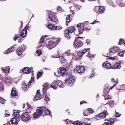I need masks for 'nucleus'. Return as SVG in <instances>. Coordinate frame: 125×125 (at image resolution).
I'll return each mask as SVG.
<instances>
[{
	"instance_id": "nucleus-52",
	"label": "nucleus",
	"mask_w": 125,
	"mask_h": 125,
	"mask_svg": "<svg viewBox=\"0 0 125 125\" xmlns=\"http://www.w3.org/2000/svg\"><path fill=\"white\" fill-rule=\"evenodd\" d=\"M5 100L2 98L0 97V103H1L2 104H4L5 102Z\"/></svg>"
},
{
	"instance_id": "nucleus-63",
	"label": "nucleus",
	"mask_w": 125,
	"mask_h": 125,
	"mask_svg": "<svg viewBox=\"0 0 125 125\" xmlns=\"http://www.w3.org/2000/svg\"><path fill=\"white\" fill-rule=\"evenodd\" d=\"M111 81L112 82H114L115 83H116V82H117L118 83L117 81H116L113 78H112L111 79Z\"/></svg>"
},
{
	"instance_id": "nucleus-38",
	"label": "nucleus",
	"mask_w": 125,
	"mask_h": 125,
	"mask_svg": "<svg viewBox=\"0 0 125 125\" xmlns=\"http://www.w3.org/2000/svg\"><path fill=\"white\" fill-rule=\"evenodd\" d=\"M45 112L46 115H50V111L47 109H45L44 110Z\"/></svg>"
},
{
	"instance_id": "nucleus-30",
	"label": "nucleus",
	"mask_w": 125,
	"mask_h": 125,
	"mask_svg": "<svg viewBox=\"0 0 125 125\" xmlns=\"http://www.w3.org/2000/svg\"><path fill=\"white\" fill-rule=\"evenodd\" d=\"M12 78L10 77H8L6 78L5 83L6 84H8L11 82Z\"/></svg>"
},
{
	"instance_id": "nucleus-4",
	"label": "nucleus",
	"mask_w": 125,
	"mask_h": 125,
	"mask_svg": "<svg viewBox=\"0 0 125 125\" xmlns=\"http://www.w3.org/2000/svg\"><path fill=\"white\" fill-rule=\"evenodd\" d=\"M67 81L68 82L69 81V83L68 84L70 86H72L73 84V83H74L75 81V76L72 75L68 76ZM66 81L67 80H66Z\"/></svg>"
},
{
	"instance_id": "nucleus-21",
	"label": "nucleus",
	"mask_w": 125,
	"mask_h": 125,
	"mask_svg": "<svg viewBox=\"0 0 125 125\" xmlns=\"http://www.w3.org/2000/svg\"><path fill=\"white\" fill-rule=\"evenodd\" d=\"M48 28L51 30H55L56 27L54 25L50 24L48 25L47 26Z\"/></svg>"
},
{
	"instance_id": "nucleus-56",
	"label": "nucleus",
	"mask_w": 125,
	"mask_h": 125,
	"mask_svg": "<svg viewBox=\"0 0 125 125\" xmlns=\"http://www.w3.org/2000/svg\"><path fill=\"white\" fill-rule=\"evenodd\" d=\"M50 86L52 88L54 89H56L57 88V87H56L54 85L52 84H51L50 85Z\"/></svg>"
},
{
	"instance_id": "nucleus-1",
	"label": "nucleus",
	"mask_w": 125,
	"mask_h": 125,
	"mask_svg": "<svg viewBox=\"0 0 125 125\" xmlns=\"http://www.w3.org/2000/svg\"><path fill=\"white\" fill-rule=\"evenodd\" d=\"M75 30L74 27L73 26H71L66 29L64 31L65 37H68V39L71 38V34Z\"/></svg>"
},
{
	"instance_id": "nucleus-18",
	"label": "nucleus",
	"mask_w": 125,
	"mask_h": 125,
	"mask_svg": "<svg viewBox=\"0 0 125 125\" xmlns=\"http://www.w3.org/2000/svg\"><path fill=\"white\" fill-rule=\"evenodd\" d=\"M103 67L105 68H110L111 67V65L109 63L107 62H104L102 64Z\"/></svg>"
},
{
	"instance_id": "nucleus-43",
	"label": "nucleus",
	"mask_w": 125,
	"mask_h": 125,
	"mask_svg": "<svg viewBox=\"0 0 125 125\" xmlns=\"http://www.w3.org/2000/svg\"><path fill=\"white\" fill-rule=\"evenodd\" d=\"M49 96H50L48 95H47L45 96V99L46 101H50V99L49 98Z\"/></svg>"
},
{
	"instance_id": "nucleus-34",
	"label": "nucleus",
	"mask_w": 125,
	"mask_h": 125,
	"mask_svg": "<svg viewBox=\"0 0 125 125\" xmlns=\"http://www.w3.org/2000/svg\"><path fill=\"white\" fill-rule=\"evenodd\" d=\"M22 88L23 90L25 91H27L28 89V88L27 87V86L26 84H23Z\"/></svg>"
},
{
	"instance_id": "nucleus-19",
	"label": "nucleus",
	"mask_w": 125,
	"mask_h": 125,
	"mask_svg": "<svg viewBox=\"0 0 125 125\" xmlns=\"http://www.w3.org/2000/svg\"><path fill=\"white\" fill-rule=\"evenodd\" d=\"M1 69L2 70V72L6 73H7L9 72V68L8 67H6L4 68L1 67Z\"/></svg>"
},
{
	"instance_id": "nucleus-23",
	"label": "nucleus",
	"mask_w": 125,
	"mask_h": 125,
	"mask_svg": "<svg viewBox=\"0 0 125 125\" xmlns=\"http://www.w3.org/2000/svg\"><path fill=\"white\" fill-rule=\"evenodd\" d=\"M15 111H16V112H13V116L15 118L19 119L21 117L19 113L16 110H15Z\"/></svg>"
},
{
	"instance_id": "nucleus-55",
	"label": "nucleus",
	"mask_w": 125,
	"mask_h": 125,
	"mask_svg": "<svg viewBox=\"0 0 125 125\" xmlns=\"http://www.w3.org/2000/svg\"><path fill=\"white\" fill-rule=\"evenodd\" d=\"M76 125H82L83 123L82 122L77 121L76 122Z\"/></svg>"
},
{
	"instance_id": "nucleus-53",
	"label": "nucleus",
	"mask_w": 125,
	"mask_h": 125,
	"mask_svg": "<svg viewBox=\"0 0 125 125\" xmlns=\"http://www.w3.org/2000/svg\"><path fill=\"white\" fill-rule=\"evenodd\" d=\"M36 53H38L39 55H40L42 53V52L41 50H38L36 52Z\"/></svg>"
},
{
	"instance_id": "nucleus-28",
	"label": "nucleus",
	"mask_w": 125,
	"mask_h": 125,
	"mask_svg": "<svg viewBox=\"0 0 125 125\" xmlns=\"http://www.w3.org/2000/svg\"><path fill=\"white\" fill-rule=\"evenodd\" d=\"M49 88V86L47 84H45L43 85V93H45L47 90Z\"/></svg>"
},
{
	"instance_id": "nucleus-61",
	"label": "nucleus",
	"mask_w": 125,
	"mask_h": 125,
	"mask_svg": "<svg viewBox=\"0 0 125 125\" xmlns=\"http://www.w3.org/2000/svg\"><path fill=\"white\" fill-rule=\"evenodd\" d=\"M111 119H114L113 120V122L114 123V124L115 122H116L117 121H118L119 120H118L117 119L115 118H112Z\"/></svg>"
},
{
	"instance_id": "nucleus-16",
	"label": "nucleus",
	"mask_w": 125,
	"mask_h": 125,
	"mask_svg": "<svg viewBox=\"0 0 125 125\" xmlns=\"http://www.w3.org/2000/svg\"><path fill=\"white\" fill-rule=\"evenodd\" d=\"M90 49V48H88L87 50H89ZM87 51V50L86 49H85L84 50L79 51L78 53V55L79 57H80L84 54Z\"/></svg>"
},
{
	"instance_id": "nucleus-57",
	"label": "nucleus",
	"mask_w": 125,
	"mask_h": 125,
	"mask_svg": "<svg viewBox=\"0 0 125 125\" xmlns=\"http://www.w3.org/2000/svg\"><path fill=\"white\" fill-rule=\"evenodd\" d=\"M99 22L96 20H95L92 22L91 23V24H94L96 23H98Z\"/></svg>"
},
{
	"instance_id": "nucleus-47",
	"label": "nucleus",
	"mask_w": 125,
	"mask_h": 125,
	"mask_svg": "<svg viewBox=\"0 0 125 125\" xmlns=\"http://www.w3.org/2000/svg\"><path fill=\"white\" fill-rule=\"evenodd\" d=\"M45 36H42L40 39V42L41 43H43L44 40V37H45Z\"/></svg>"
},
{
	"instance_id": "nucleus-27",
	"label": "nucleus",
	"mask_w": 125,
	"mask_h": 125,
	"mask_svg": "<svg viewBox=\"0 0 125 125\" xmlns=\"http://www.w3.org/2000/svg\"><path fill=\"white\" fill-rule=\"evenodd\" d=\"M18 93L15 90H12L11 91V94L13 96H16L17 95Z\"/></svg>"
},
{
	"instance_id": "nucleus-10",
	"label": "nucleus",
	"mask_w": 125,
	"mask_h": 125,
	"mask_svg": "<svg viewBox=\"0 0 125 125\" xmlns=\"http://www.w3.org/2000/svg\"><path fill=\"white\" fill-rule=\"evenodd\" d=\"M56 45V44L54 42L52 41H51L49 42L47 47L49 50H50L55 47Z\"/></svg>"
},
{
	"instance_id": "nucleus-59",
	"label": "nucleus",
	"mask_w": 125,
	"mask_h": 125,
	"mask_svg": "<svg viewBox=\"0 0 125 125\" xmlns=\"http://www.w3.org/2000/svg\"><path fill=\"white\" fill-rule=\"evenodd\" d=\"M29 27V26H28L27 24L25 27L23 29V30L27 31V29Z\"/></svg>"
},
{
	"instance_id": "nucleus-58",
	"label": "nucleus",
	"mask_w": 125,
	"mask_h": 125,
	"mask_svg": "<svg viewBox=\"0 0 125 125\" xmlns=\"http://www.w3.org/2000/svg\"><path fill=\"white\" fill-rule=\"evenodd\" d=\"M112 98V96L111 95H108L107 98H105V100H106L108 99H111Z\"/></svg>"
},
{
	"instance_id": "nucleus-64",
	"label": "nucleus",
	"mask_w": 125,
	"mask_h": 125,
	"mask_svg": "<svg viewBox=\"0 0 125 125\" xmlns=\"http://www.w3.org/2000/svg\"><path fill=\"white\" fill-rule=\"evenodd\" d=\"M87 102L85 101H81L80 102V105H81L83 103H87Z\"/></svg>"
},
{
	"instance_id": "nucleus-54",
	"label": "nucleus",
	"mask_w": 125,
	"mask_h": 125,
	"mask_svg": "<svg viewBox=\"0 0 125 125\" xmlns=\"http://www.w3.org/2000/svg\"><path fill=\"white\" fill-rule=\"evenodd\" d=\"M65 54L67 56H69L70 55V51L68 50L65 53Z\"/></svg>"
},
{
	"instance_id": "nucleus-37",
	"label": "nucleus",
	"mask_w": 125,
	"mask_h": 125,
	"mask_svg": "<svg viewBox=\"0 0 125 125\" xmlns=\"http://www.w3.org/2000/svg\"><path fill=\"white\" fill-rule=\"evenodd\" d=\"M42 73L41 72H39L37 74V79H38L42 75Z\"/></svg>"
},
{
	"instance_id": "nucleus-31",
	"label": "nucleus",
	"mask_w": 125,
	"mask_h": 125,
	"mask_svg": "<svg viewBox=\"0 0 125 125\" xmlns=\"http://www.w3.org/2000/svg\"><path fill=\"white\" fill-rule=\"evenodd\" d=\"M61 83V81L60 80H54L52 82V83L53 84L58 85L59 83Z\"/></svg>"
},
{
	"instance_id": "nucleus-25",
	"label": "nucleus",
	"mask_w": 125,
	"mask_h": 125,
	"mask_svg": "<svg viewBox=\"0 0 125 125\" xmlns=\"http://www.w3.org/2000/svg\"><path fill=\"white\" fill-rule=\"evenodd\" d=\"M68 84V81L65 80V81L64 83H62V82L61 81V83H59V84L58 85L60 88H63L65 84Z\"/></svg>"
},
{
	"instance_id": "nucleus-39",
	"label": "nucleus",
	"mask_w": 125,
	"mask_h": 125,
	"mask_svg": "<svg viewBox=\"0 0 125 125\" xmlns=\"http://www.w3.org/2000/svg\"><path fill=\"white\" fill-rule=\"evenodd\" d=\"M31 108L30 107H29L27 108L26 110V111L25 113H26L28 114L29 113H31Z\"/></svg>"
},
{
	"instance_id": "nucleus-40",
	"label": "nucleus",
	"mask_w": 125,
	"mask_h": 125,
	"mask_svg": "<svg viewBox=\"0 0 125 125\" xmlns=\"http://www.w3.org/2000/svg\"><path fill=\"white\" fill-rule=\"evenodd\" d=\"M90 114L89 111H87V110H84V111L83 115L85 116H87L89 115Z\"/></svg>"
},
{
	"instance_id": "nucleus-48",
	"label": "nucleus",
	"mask_w": 125,
	"mask_h": 125,
	"mask_svg": "<svg viewBox=\"0 0 125 125\" xmlns=\"http://www.w3.org/2000/svg\"><path fill=\"white\" fill-rule=\"evenodd\" d=\"M71 14L69 15L66 18V22H69L70 21V16Z\"/></svg>"
},
{
	"instance_id": "nucleus-41",
	"label": "nucleus",
	"mask_w": 125,
	"mask_h": 125,
	"mask_svg": "<svg viewBox=\"0 0 125 125\" xmlns=\"http://www.w3.org/2000/svg\"><path fill=\"white\" fill-rule=\"evenodd\" d=\"M99 8V7L95 6L94 8V10L96 13H98Z\"/></svg>"
},
{
	"instance_id": "nucleus-7",
	"label": "nucleus",
	"mask_w": 125,
	"mask_h": 125,
	"mask_svg": "<svg viewBox=\"0 0 125 125\" xmlns=\"http://www.w3.org/2000/svg\"><path fill=\"white\" fill-rule=\"evenodd\" d=\"M21 119L24 121H26L30 120V115L26 113H24L21 115Z\"/></svg>"
},
{
	"instance_id": "nucleus-50",
	"label": "nucleus",
	"mask_w": 125,
	"mask_h": 125,
	"mask_svg": "<svg viewBox=\"0 0 125 125\" xmlns=\"http://www.w3.org/2000/svg\"><path fill=\"white\" fill-rule=\"evenodd\" d=\"M119 6L120 7H123L124 6H125V4L124 3L121 2L119 4Z\"/></svg>"
},
{
	"instance_id": "nucleus-26",
	"label": "nucleus",
	"mask_w": 125,
	"mask_h": 125,
	"mask_svg": "<svg viewBox=\"0 0 125 125\" xmlns=\"http://www.w3.org/2000/svg\"><path fill=\"white\" fill-rule=\"evenodd\" d=\"M110 90V88L109 87L107 86L104 89L103 92L104 94H107L108 93Z\"/></svg>"
},
{
	"instance_id": "nucleus-60",
	"label": "nucleus",
	"mask_w": 125,
	"mask_h": 125,
	"mask_svg": "<svg viewBox=\"0 0 125 125\" xmlns=\"http://www.w3.org/2000/svg\"><path fill=\"white\" fill-rule=\"evenodd\" d=\"M115 116L116 117H120V115L118 113H117L116 112Z\"/></svg>"
},
{
	"instance_id": "nucleus-62",
	"label": "nucleus",
	"mask_w": 125,
	"mask_h": 125,
	"mask_svg": "<svg viewBox=\"0 0 125 125\" xmlns=\"http://www.w3.org/2000/svg\"><path fill=\"white\" fill-rule=\"evenodd\" d=\"M109 104L111 106H112L114 104L113 101H111L110 102Z\"/></svg>"
},
{
	"instance_id": "nucleus-22",
	"label": "nucleus",
	"mask_w": 125,
	"mask_h": 125,
	"mask_svg": "<svg viewBox=\"0 0 125 125\" xmlns=\"http://www.w3.org/2000/svg\"><path fill=\"white\" fill-rule=\"evenodd\" d=\"M42 98L40 94H36L35 96L33 99L34 101L40 100Z\"/></svg>"
},
{
	"instance_id": "nucleus-51",
	"label": "nucleus",
	"mask_w": 125,
	"mask_h": 125,
	"mask_svg": "<svg viewBox=\"0 0 125 125\" xmlns=\"http://www.w3.org/2000/svg\"><path fill=\"white\" fill-rule=\"evenodd\" d=\"M124 41L123 39H121L119 40V42L118 43L119 45H121V44L123 43V42Z\"/></svg>"
},
{
	"instance_id": "nucleus-2",
	"label": "nucleus",
	"mask_w": 125,
	"mask_h": 125,
	"mask_svg": "<svg viewBox=\"0 0 125 125\" xmlns=\"http://www.w3.org/2000/svg\"><path fill=\"white\" fill-rule=\"evenodd\" d=\"M44 109L41 107H38L36 111L34 114L33 116L35 119H37L42 114Z\"/></svg>"
},
{
	"instance_id": "nucleus-13",
	"label": "nucleus",
	"mask_w": 125,
	"mask_h": 125,
	"mask_svg": "<svg viewBox=\"0 0 125 125\" xmlns=\"http://www.w3.org/2000/svg\"><path fill=\"white\" fill-rule=\"evenodd\" d=\"M26 48V47H25L24 49V48H22L21 47H19L17 50V52L18 55L20 56H21L23 51L25 50Z\"/></svg>"
},
{
	"instance_id": "nucleus-24",
	"label": "nucleus",
	"mask_w": 125,
	"mask_h": 125,
	"mask_svg": "<svg viewBox=\"0 0 125 125\" xmlns=\"http://www.w3.org/2000/svg\"><path fill=\"white\" fill-rule=\"evenodd\" d=\"M27 33V31L23 30L21 34V36L22 37L24 38L26 36Z\"/></svg>"
},
{
	"instance_id": "nucleus-33",
	"label": "nucleus",
	"mask_w": 125,
	"mask_h": 125,
	"mask_svg": "<svg viewBox=\"0 0 125 125\" xmlns=\"http://www.w3.org/2000/svg\"><path fill=\"white\" fill-rule=\"evenodd\" d=\"M60 59L61 63H63L66 61V60L62 56H61L60 57Z\"/></svg>"
},
{
	"instance_id": "nucleus-20",
	"label": "nucleus",
	"mask_w": 125,
	"mask_h": 125,
	"mask_svg": "<svg viewBox=\"0 0 125 125\" xmlns=\"http://www.w3.org/2000/svg\"><path fill=\"white\" fill-rule=\"evenodd\" d=\"M105 7L104 6H99L98 9V12L100 13H102L105 11Z\"/></svg>"
},
{
	"instance_id": "nucleus-14",
	"label": "nucleus",
	"mask_w": 125,
	"mask_h": 125,
	"mask_svg": "<svg viewBox=\"0 0 125 125\" xmlns=\"http://www.w3.org/2000/svg\"><path fill=\"white\" fill-rule=\"evenodd\" d=\"M76 70L79 73H83L85 71L84 67L82 66H79L76 68Z\"/></svg>"
},
{
	"instance_id": "nucleus-12",
	"label": "nucleus",
	"mask_w": 125,
	"mask_h": 125,
	"mask_svg": "<svg viewBox=\"0 0 125 125\" xmlns=\"http://www.w3.org/2000/svg\"><path fill=\"white\" fill-rule=\"evenodd\" d=\"M77 27L79 29V33L80 34L82 33L83 32L84 30V27L83 24H79L77 25Z\"/></svg>"
},
{
	"instance_id": "nucleus-17",
	"label": "nucleus",
	"mask_w": 125,
	"mask_h": 125,
	"mask_svg": "<svg viewBox=\"0 0 125 125\" xmlns=\"http://www.w3.org/2000/svg\"><path fill=\"white\" fill-rule=\"evenodd\" d=\"M19 120V118H13L11 119L10 121L12 124H17L18 123Z\"/></svg>"
},
{
	"instance_id": "nucleus-42",
	"label": "nucleus",
	"mask_w": 125,
	"mask_h": 125,
	"mask_svg": "<svg viewBox=\"0 0 125 125\" xmlns=\"http://www.w3.org/2000/svg\"><path fill=\"white\" fill-rule=\"evenodd\" d=\"M34 79L33 77H31L30 81L28 83V84L30 85H31V83H32L33 82H34Z\"/></svg>"
},
{
	"instance_id": "nucleus-36",
	"label": "nucleus",
	"mask_w": 125,
	"mask_h": 125,
	"mask_svg": "<svg viewBox=\"0 0 125 125\" xmlns=\"http://www.w3.org/2000/svg\"><path fill=\"white\" fill-rule=\"evenodd\" d=\"M20 36V35L19 34H16L13 37V39L15 41H16Z\"/></svg>"
},
{
	"instance_id": "nucleus-3",
	"label": "nucleus",
	"mask_w": 125,
	"mask_h": 125,
	"mask_svg": "<svg viewBox=\"0 0 125 125\" xmlns=\"http://www.w3.org/2000/svg\"><path fill=\"white\" fill-rule=\"evenodd\" d=\"M73 44L74 47L77 48L80 47L83 45L82 42L79 40V38L75 39L73 42Z\"/></svg>"
},
{
	"instance_id": "nucleus-8",
	"label": "nucleus",
	"mask_w": 125,
	"mask_h": 125,
	"mask_svg": "<svg viewBox=\"0 0 125 125\" xmlns=\"http://www.w3.org/2000/svg\"><path fill=\"white\" fill-rule=\"evenodd\" d=\"M49 17L51 21L57 23L58 22L57 18L53 12H52L50 14Z\"/></svg>"
},
{
	"instance_id": "nucleus-45",
	"label": "nucleus",
	"mask_w": 125,
	"mask_h": 125,
	"mask_svg": "<svg viewBox=\"0 0 125 125\" xmlns=\"http://www.w3.org/2000/svg\"><path fill=\"white\" fill-rule=\"evenodd\" d=\"M87 111H89V113L92 114L94 112V111L91 108H89L87 110Z\"/></svg>"
},
{
	"instance_id": "nucleus-49",
	"label": "nucleus",
	"mask_w": 125,
	"mask_h": 125,
	"mask_svg": "<svg viewBox=\"0 0 125 125\" xmlns=\"http://www.w3.org/2000/svg\"><path fill=\"white\" fill-rule=\"evenodd\" d=\"M55 27H56V28L55 29V30H60L62 29V27L60 26H55Z\"/></svg>"
},
{
	"instance_id": "nucleus-46",
	"label": "nucleus",
	"mask_w": 125,
	"mask_h": 125,
	"mask_svg": "<svg viewBox=\"0 0 125 125\" xmlns=\"http://www.w3.org/2000/svg\"><path fill=\"white\" fill-rule=\"evenodd\" d=\"M57 10L58 12L61 11V12H63V10L62 8L60 6H58L57 7Z\"/></svg>"
},
{
	"instance_id": "nucleus-29",
	"label": "nucleus",
	"mask_w": 125,
	"mask_h": 125,
	"mask_svg": "<svg viewBox=\"0 0 125 125\" xmlns=\"http://www.w3.org/2000/svg\"><path fill=\"white\" fill-rule=\"evenodd\" d=\"M120 64L119 63H115L114 66L113 68L114 69H116L117 68H120L121 66H120Z\"/></svg>"
},
{
	"instance_id": "nucleus-6",
	"label": "nucleus",
	"mask_w": 125,
	"mask_h": 125,
	"mask_svg": "<svg viewBox=\"0 0 125 125\" xmlns=\"http://www.w3.org/2000/svg\"><path fill=\"white\" fill-rule=\"evenodd\" d=\"M107 113L104 112H103L99 114L97 116H95L94 118L97 120H99L105 118L107 115Z\"/></svg>"
},
{
	"instance_id": "nucleus-5",
	"label": "nucleus",
	"mask_w": 125,
	"mask_h": 125,
	"mask_svg": "<svg viewBox=\"0 0 125 125\" xmlns=\"http://www.w3.org/2000/svg\"><path fill=\"white\" fill-rule=\"evenodd\" d=\"M57 73H58V75H59V76H57L58 77L60 75L63 76H65L66 73V69L64 67L61 68L60 71H58ZM56 73V72H55L54 73L55 75Z\"/></svg>"
},
{
	"instance_id": "nucleus-15",
	"label": "nucleus",
	"mask_w": 125,
	"mask_h": 125,
	"mask_svg": "<svg viewBox=\"0 0 125 125\" xmlns=\"http://www.w3.org/2000/svg\"><path fill=\"white\" fill-rule=\"evenodd\" d=\"M15 48L13 46H12L8 48L7 50L4 52V53L7 54L13 51L15 49Z\"/></svg>"
},
{
	"instance_id": "nucleus-35",
	"label": "nucleus",
	"mask_w": 125,
	"mask_h": 125,
	"mask_svg": "<svg viewBox=\"0 0 125 125\" xmlns=\"http://www.w3.org/2000/svg\"><path fill=\"white\" fill-rule=\"evenodd\" d=\"M3 82L0 83V90L1 91H2L4 89V87L3 85Z\"/></svg>"
},
{
	"instance_id": "nucleus-44",
	"label": "nucleus",
	"mask_w": 125,
	"mask_h": 125,
	"mask_svg": "<svg viewBox=\"0 0 125 125\" xmlns=\"http://www.w3.org/2000/svg\"><path fill=\"white\" fill-rule=\"evenodd\" d=\"M125 52L124 51H122L119 52L118 54L120 57H123V56Z\"/></svg>"
},
{
	"instance_id": "nucleus-32",
	"label": "nucleus",
	"mask_w": 125,
	"mask_h": 125,
	"mask_svg": "<svg viewBox=\"0 0 125 125\" xmlns=\"http://www.w3.org/2000/svg\"><path fill=\"white\" fill-rule=\"evenodd\" d=\"M113 119H111V118L109 119L108 120L109 122H105V123H107V124H108V125H111L113 124L114 123L113 122Z\"/></svg>"
},
{
	"instance_id": "nucleus-11",
	"label": "nucleus",
	"mask_w": 125,
	"mask_h": 125,
	"mask_svg": "<svg viewBox=\"0 0 125 125\" xmlns=\"http://www.w3.org/2000/svg\"><path fill=\"white\" fill-rule=\"evenodd\" d=\"M21 72H22L24 73L28 74L31 73V70L30 68L29 67H25L23 68L22 70L21 69L20 70V72L21 73Z\"/></svg>"
},
{
	"instance_id": "nucleus-9",
	"label": "nucleus",
	"mask_w": 125,
	"mask_h": 125,
	"mask_svg": "<svg viewBox=\"0 0 125 125\" xmlns=\"http://www.w3.org/2000/svg\"><path fill=\"white\" fill-rule=\"evenodd\" d=\"M119 50L120 48L119 47L115 46L111 47L109 49V52L111 53H114L117 52Z\"/></svg>"
}]
</instances>
